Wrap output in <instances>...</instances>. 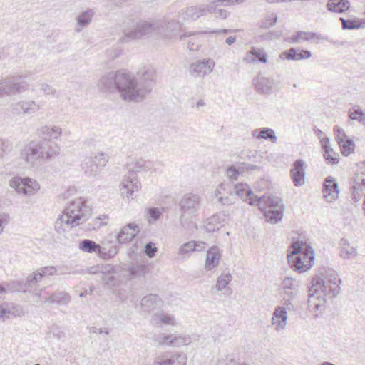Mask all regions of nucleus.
Instances as JSON below:
<instances>
[{"instance_id": "nucleus-1", "label": "nucleus", "mask_w": 365, "mask_h": 365, "mask_svg": "<svg viewBox=\"0 0 365 365\" xmlns=\"http://www.w3.org/2000/svg\"><path fill=\"white\" fill-rule=\"evenodd\" d=\"M155 71L143 68L136 76L123 71L106 73L98 82V88L103 92L118 93L127 102H140L151 92L155 84Z\"/></svg>"}, {"instance_id": "nucleus-2", "label": "nucleus", "mask_w": 365, "mask_h": 365, "mask_svg": "<svg viewBox=\"0 0 365 365\" xmlns=\"http://www.w3.org/2000/svg\"><path fill=\"white\" fill-rule=\"evenodd\" d=\"M122 26L123 36L120 38L121 43L148 38L152 36L157 38L156 19H135L128 16L125 19Z\"/></svg>"}, {"instance_id": "nucleus-3", "label": "nucleus", "mask_w": 365, "mask_h": 365, "mask_svg": "<svg viewBox=\"0 0 365 365\" xmlns=\"http://www.w3.org/2000/svg\"><path fill=\"white\" fill-rule=\"evenodd\" d=\"M182 21L178 15L168 14L160 19H156L157 38L163 41H183L187 37L194 35L192 32L182 31Z\"/></svg>"}, {"instance_id": "nucleus-4", "label": "nucleus", "mask_w": 365, "mask_h": 365, "mask_svg": "<svg viewBox=\"0 0 365 365\" xmlns=\"http://www.w3.org/2000/svg\"><path fill=\"white\" fill-rule=\"evenodd\" d=\"M153 167L149 160L140 158L128 165V173L123 177L120 185V191L123 198H133L134 192L141 188V183L138 179L137 174L140 172L148 171Z\"/></svg>"}, {"instance_id": "nucleus-5", "label": "nucleus", "mask_w": 365, "mask_h": 365, "mask_svg": "<svg viewBox=\"0 0 365 365\" xmlns=\"http://www.w3.org/2000/svg\"><path fill=\"white\" fill-rule=\"evenodd\" d=\"M287 259L291 268L299 273L309 269L314 261V252L303 241L293 242L288 250Z\"/></svg>"}, {"instance_id": "nucleus-6", "label": "nucleus", "mask_w": 365, "mask_h": 365, "mask_svg": "<svg viewBox=\"0 0 365 365\" xmlns=\"http://www.w3.org/2000/svg\"><path fill=\"white\" fill-rule=\"evenodd\" d=\"M341 280L338 274L333 270L327 272L324 277H315L312 280L310 291L319 292L322 295L333 298L337 296L341 291Z\"/></svg>"}, {"instance_id": "nucleus-7", "label": "nucleus", "mask_w": 365, "mask_h": 365, "mask_svg": "<svg viewBox=\"0 0 365 365\" xmlns=\"http://www.w3.org/2000/svg\"><path fill=\"white\" fill-rule=\"evenodd\" d=\"M31 75L29 72H25L21 75L0 77V98L21 93L29 89V84L22 80L29 78Z\"/></svg>"}, {"instance_id": "nucleus-8", "label": "nucleus", "mask_w": 365, "mask_h": 365, "mask_svg": "<svg viewBox=\"0 0 365 365\" xmlns=\"http://www.w3.org/2000/svg\"><path fill=\"white\" fill-rule=\"evenodd\" d=\"M236 193L243 201L247 202L249 205H254L255 202L259 205L262 202L267 203V205H281V199L275 196L265 197L255 195L247 184H237L235 186Z\"/></svg>"}, {"instance_id": "nucleus-9", "label": "nucleus", "mask_w": 365, "mask_h": 365, "mask_svg": "<svg viewBox=\"0 0 365 365\" xmlns=\"http://www.w3.org/2000/svg\"><path fill=\"white\" fill-rule=\"evenodd\" d=\"M9 185L18 194L24 196H32L40 190V184L29 177L14 176L9 181Z\"/></svg>"}, {"instance_id": "nucleus-10", "label": "nucleus", "mask_w": 365, "mask_h": 365, "mask_svg": "<svg viewBox=\"0 0 365 365\" xmlns=\"http://www.w3.org/2000/svg\"><path fill=\"white\" fill-rule=\"evenodd\" d=\"M46 141L41 140L30 141L21 150V159L29 166L34 167L37 160H41L43 150L46 148Z\"/></svg>"}, {"instance_id": "nucleus-11", "label": "nucleus", "mask_w": 365, "mask_h": 365, "mask_svg": "<svg viewBox=\"0 0 365 365\" xmlns=\"http://www.w3.org/2000/svg\"><path fill=\"white\" fill-rule=\"evenodd\" d=\"M79 248L86 252L98 253L101 257L105 259L114 257L118 252V249L116 245L111 246L109 248L105 246L101 247L100 245L88 239H84L82 240L79 244Z\"/></svg>"}, {"instance_id": "nucleus-12", "label": "nucleus", "mask_w": 365, "mask_h": 365, "mask_svg": "<svg viewBox=\"0 0 365 365\" xmlns=\"http://www.w3.org/2000/svg\"><path fill=\"white\" fill-rule=\"evenodd\" d=\"M11 108L14 114L33 115L40 110L41 106L33 100H21L11 104Z\"/></svg>"}, {"instance_id": "nucleus-13", "label": "nucleus", "mask_w": 365, "mask_h": 365, "mask_svg": "<svg viewBox=\"0 0 365 365\" xmlns=\"http://www.w3.org/2000/svg\"><path fill=\"white\" fill-rule=\"evenodd\" d=\"M215 65L213 60L205 58L191 63L189 71L191 75L195 77H204L212 71Z\"/></svg>"}, {"instance_id": "nucleus-14", "label": "nucleus", "mask_w": 365, "mask_h": 365, "mask_svg": "<svg viewBox=\"0 0 365 365\" xmlns=\"http://www.w3.org/2000/svg\"><path fill=\"white\" fill-rule=\"evenodd\" d=\"M327 297L309 289L308 306L313 312H316L315 317H318L319 314L326 309Z\"/></svg>"}, {"instance_id": "nucleus-15", "label": "nucleus", "mask_w": 365, "mask_h": 365, "mask_svg": "<svg viewBox=\"0 0 365 365\" xmlns=\"http://www.w3.org/2000/svg\"><path fill=\"white\" fill-rule=\"evenodd\" d=\"M57 273V269L53 266H47L34 272L29 275L26 279V285L32 287L38 282L41 281L43 277L55 275Z\"/></svg>"}, {"instance_id": "nucleus-16", "label": "nucleus", "mask_w": 365, "mask_h": 365, "mask_svg": "<svg viewBox=\"0 0 365 365\" xmlns=\"http://www.w3.org/2000/svg\"><path fill=\"white\" fill-rule=\"evenodd\" d=\"M336 140L341 148V153L344 155H349L354 149V143L352 140L347 138L344 131L339 126L334 128Z\"/></svg>"}, {"instance_id": "nucleus-17", "label": "nucleus", "mask_w": 365, "mask_h": 365, "mask_svg": "<svg viewBox=\"0 0 365 365\" xmlns=\"http://www.w3.org/2000/svg\"><path fill=\"white\" fill-rule=\"evenodd\" d=\"M306 163L302 159H297L291 168V177L294 185L297 187L304 184Z\"/></svg>"}, {"instance_id": "nucleus-18", "label": "nucleus", "mask_w": 365, "mask_h": 365, "mask_svg": "<svg viewBox=\"0 0 365 365\" xmlns=\"http://www.w3.org/2000/svg\"><path fill=\"white\" fill-rule=\"evenodd\" d=\"M339 189L338 183L332 177L325 179L323 188V197L327 202H331L338 197Z\"/></svg>"}, {"instance_id": "nucleus-19", "label": "nucleus", "mask_w": 365, "mask_h": 365, "mask_svg": "<svg viewBox=\"0 0 365 365\" xmlns=\"http://www.w3.org/2000/svg\"><path fill=\"white\" fill-rule=\"evenodd\" d=\"M140 232L136 223H129L124 226L116 235L118 242L120 244L130 242Z\"/></svg>"}, {"instance_id": "nucleus-20", "label": "nucleus", "mask_w": 365, "mask_h": 365, "mask_svg": "<svg viewBox=\"0 0 365 365\" xmlns=\"http://www.w3.org/2000/svg\"><path fill=\"white\" fill-rule=\"evenodd\" d=\"M95 14L96 10L94 9H88L77 14L75 17L76 21L75 31L79 33L83 29L87 28L92 22Z\"/></svg>"}, {"instance_id": "nucleus-21", "label": "nucleus", "mask_w": 365, "mask_h": 365, "mask_svg": "<svg viewBox=\"0 0 365 365\" xmlns=\"http://www.w3.org/2000/svg\"><path fill=\"white\" fill-rule=\"evenodd\" d=\"M59 197L67 200L69 205H86V203L91 202L89 197L81 196L73 187L68 189Z\"/></svg>"}, {"instance_id": "nucleus-22", "label": "nucleus", "mask_w": 365, "mask_h": 365, "mask_svg": "<svg viewBox=\"0 0 365 365\" xmlns=\"http://www.w3.org/2000/svg\"><path fill=\"white\" fill-rule=\"evenodd\" d=\"M221 257L222 251L217 246L209 248L207 250L205 269L210 271L216 268L220 264Z\"/></svg>"}, {"instance_id": "nucleus-23", "label": "nucleus", "mask_w": 365, "mask_h": 365, "mask_svg": "<svg viewBox=\"0 0 365 365\" xmlns=\"http://www.w3.org/2000/svg\"><path fill=\"white\" fill-rule=\"evenodd\" d=\"M287 310L288 309L286 306H277L275 307L273 312L272 324L275 325V330L277 331L285 329L288 317Z\"/></svg>"}, {"instance_id": "nucleus-24", "label": "nucleus", "mask_w": 365, "mask_h": 365, "mask_svg": "<svg viewBox=\"0 0 365 365\" xmlns=\"http://www.w3.org/2000/svg\"><path fill=\"white\" fill-rule=\"evenodd\" d=\"M203 9L201 5L197 6H190L181 9L177 14L182 24L186 21H195L203 16Z\"/></svg>"}, {"instance_id": "nucleus-25", "label": "nucleus", "mask_w": 365, "mask_h": 365, "mask_svg": "<svg viewBox=\"0 0 365 365\" xmlns=\"http://www.w3.org/2000/svg\"><path fill=\"white\" fill-rule=\"evenodd\" d=\"M283 207H263L261 209L266 222L276 224L281 221L283 217Z\"/></svg>"}, {"instance_id": "nucleus-26", "label": "nucleus", "mask_w": 365, "mask_h": 365, "mask_svg": "<svg viewBox=\"0 0 365 365\" xmlns=\"http://www.w3.org/2000/svg\"><path fill=\"white\" fill-rule=\"evenodd\" d=\"M162 304L163 301L158 295L150 294L141 299L140 307L142 311L150 312L160 307Z\"/></svg>"}, {"instance_id": "nucleus-27", "label": "nucleus", "mask_w": 365, "mask_h": 365, "mask_svg": "<svg viewBox=\"0 0 365 365\" xmlns=\"http://www.w3.org/2000/svg\"><path fill=\"white\" fill-rule=\"evenodd\" d=\"M187 361L185 354H174L170 357H158L154 365H186Z\"/></svg>"}, {"instance_id": "nucleus-28", "label": "nucleus", "mask_w": 365, "mask_h": 365, "mask_svg": "<svg viewBox=\"0 0 365 365\" xmlns=\"http://www.w3.org/2000/svg\"><path fill=\"white\" fill-rule=\"evenodd\" d=\"M41 141L47 142L46 148L43 150L41 160L50 161L60 155L61 148L56 143L50 140H41Z\"/></svg>"}, {"instance_id": "nucleus-29", "label": "nucleus", "mask_w": 365, "mask_h": 365, "mask_svg": "<svg viewBox=\"0 0 365 365\" xmlns=\"http://www.w3.org/2000/svg\"><path fill=\"white\" fill-rule=\"evenodd\" d=\"M38 135L42 137V140L58 139L62 134V129L59 126L44 125L37 130Z\"/></svg>"}, {"instance_id": "nucleus-30", "label": "nucleus", "mask_w": 365, "mask_h": 365, "mask_svg": "<svg viewBox=\"0 0 365 365\" xmlns=\"http://www.w3.org/2000/svg\"><path fill=\"white\" fill-rule=\"evenodd\" d=\"M316 41V43H319V41L324 40V38L315 32H306V31H297L296 34L290 38V42L292 43H298L300 41Z\"/></svg>"}, {"instance_id": "nucleus-31", "label": "nucleus", "mask_w": 365, "mask_h": 365, "mask_svg": "<svg viewBox=\"0 0 365 365\" xmlns=\"http://www.w3.org/2000/svg\"><path fill=\"white\" fill-rule=\"evenodd\" d=\"M252 81L256 90L261 93H268L272 91L273 81L270 78L257 76Z\"/></svg>"}, {"instance_id": "nucleus-32", "label": "nucleus", "mask_w": 365, "mask_h": 365, "mask_svg": "<svg viewBox=\"0 0 365 365\" xmlns=\"http://www.w3.org/2000/svg\"><path fill=\"white\" fill-rule=\"evenodd\" d=\"M224 221L223 215L220 214L214 215L206 220L205 228L207 232H215L224 225Z\"/></svg>"}, {"instance_id": "nucleus-33", "label": "nucleus", "mask_w": 365, "mask_h": 365, "mask_svg": "<svg viewBox=\"0 0 365 365\" xmlns=\"http://www.w3.org/2000/svg\"><path fill=\"white\" fill-rule=\"evenodd\" d=\"M244 61L249 63H255L257 61L266 63L267 61V55L263 53L261 49L253 48L247 53Z\"/></svg>"}, {"instance_id": "nucleus-34", "label": "nucleus", "mask_w": 365, "mask_h": 365, "mask_svg": "<svg viewBox=\"0 0 365 365\" xmlns=\"http://www.w3.org/2000/svg\"><path fill=\"white\" fill-rule=\"evenodd\" d=\"M71 301V297L65 292H56L46 298L44 303L66 305Z\"/></svg>"}, {"instance_id": "nucleus-35", "label": "nucleus", "mask_w": 365, "mask_h": 365, "mask_svg": "<svg viewBox=\"0 0 365 365\" xmlns=\"http://www.w3.org/2000/svg\"><path fill=\"white\" fill-rule=\"evenodd\" d=\"M350 6L348 0H328L327 9L332 12L342 13L348 10Z\"/></svg>"}, {"instance_id": "nucleus-36", "label": "nucleus", "mask_w": 365, "mask_h": 365, "mask_svg": "<svg viewBox=\"0 0 365 365\" xmlns=\"http://www.w3.org/2000/svg\"><path fill=\"white\" fill-rule=\"evenodd\" d=\"M152 323L156 326L161 327L163 324L175 325V318L173 315L164 313H155L151 317Z\"/></svg>"}, {"instance_id": "nucleus-37", "label": "nucleus", "mask_w": 365, "mask_h": 365, "mask_svg": "<svg viewBox=\"0 0 365 365\" xmlns=\"http://www.w3.org/2000/svg\"><path fill=\"white\" fill-rule=\"evenodd\" d=\"M329 139L325 138L321 140L322 149L324 150V157L328 163L336 164L339 162L337 154L333 152V150L329 145Z\"/></svg>"}, {"instance_id": "nucleus-38", "label": "nucleus", "mask_w": 365, "mask_h": 365, "mask_svg": "<svg viewBox=\"0 0 365 365\" xmlns=\"http://www.w3.org/2000/svg\"><path fill=\"white\" fill-rule=\"evenodd\" d=\"M81 207H66L61 215H66L69 220H75L74 224H70L71 227H74L79 225V221L81 219Z\"/></svg>"}, {"instance_id": "nucleus-39", "label": "nucleus", "mask_w": 365, "mask_h": 365, "mask_svg": "<svg viewBox=\"0 0 365 365\" xmlns=\"http://www.w3.org/2000/svg\"><path fill=\"white\" fill-rule=\"evenodd\" d=\"M358 252L355 247H351L346 243V241L341 240V249L340 251V256L344 259H351L357 256Z\"/></svg>"}, {"instance_id": "nucleus-40", "label": "nucleus", "mask_w": 365, "mask_h": 365, "mask_svg": "<svg viewBox=\"0 0 365 365\" xmlns=\"http://www.w3.org/2000/svg\"><path fill=\"white\" fill-rule=\"evenodd\" d=\"M340 21L342 23L343 29H358L365 26L364 20L345 19L344 18L341 17Z\"/></svg>"}, {"instance_id": "nucleus-41", "label": "nucleus", "mask_w": 365, "mask_h": 365, "mask_svg": "<svg viewBox=\"0 0 365 365\" xmlns=\"http://www.w3.org/2000/svg\"><path fill=\"white\" fill-rule=\"evenodd\" d=\"M89 158L92 160V162H93V163L96 164L101 170L106 165L110 157L108 153L99 152L93 156L89 157Z\"/></svg>"}, {"instance_id": "nucleus-42", "label": "nucleus", "mask_w": 365, "mask_h": 365, "mask_svg": "<svg viewBox=\"0 0 365 365\" xmlns=\"http://www.w3.org/2000/svg\"><path fill=\"white\" fill-rule=\"evenodd\" d=\"M300 281L296 278L287 277L282 282V290H299Z\"/></svg>"}, {"instance_id": "nucleus-43", "label": "nucleus", "mask_w": 365, "mask_h": 365, "mask_svg": "<svg viewBox=\"0 0 365 365\" xmlns=\"http://www.w3.org/2000/svg\"><path fill=\"white\" fill-rule=\"evenodd\" d=\"M299 293V290H282V297L284 306H286L288 310L291 309L292 302Z\"/></svg>"}, {"instance_id": "nucleus-44", "label": "nucleus", "mask_w": 365, "mask_h": 365, "mask_svg": "<svg viewBox=\"0 0 365 365\" xmlns=\"http://www.w3.org/2000/svg\"><path fill=\"white\" fill-rule=\"evenodd\" d=\"M82 168L85 173L89 176H96L101 171L89 158L85 159L82 164Z\"/></svg>"}, {"instance_id": "nucleus-45", "label": "nucleus", "mask_w": 365, "mask_h": 365, "mask_svg": "<svg viewBox=\"0 0 365 365\" xmlns=\"http://www.w3.org/2000/svg\"><path fill=\"white\" fill-rule=\"evenodd\" d=\"M192 339L190 336H175L171 334L170 346L180 347L184 345H188L191 343Z\"/></svg>"}, {"instance_id": "nucleus-46", "label": "nucleus", "mask_w": 365, "mask_h": 365, "mask_svg": "<svg viewBox=\"0 0 365 365\" xmlns=\"http://www.w3.org/2000/svg\"><path fill=\"white\" fill-rule=\"evenodd\" d=\"M75 220H71L69 217L66 215H61L59 218L55 222V230L59 233L62 234L66 232V228L64 227V225L69 226L70 224H74Z\"/></svg>"}, {"instance_id": "nucleus-47", "label": "nucleus", "mask_w": 365, "mask_h": 365, "mask_svg": "<svg viewBox=\"0 0 365 365\" xmlns=\"http://www.w3.org/2000/svg\"><path fill=\"white\" fill-rule=\"evenodd\" d=\"M232 275L230 272H222L217 279L215 288L217 291H222L232 280Z\"/></svg>"}, {"instance_id": "nucleus-48", "label": "nucleus", "mask_w": 365, "mask_h": 365, "mask_svg": "<svg viewBox=\"0 0 365 365\" xmlns=\"http://www.w3.org/2000/svg\"><path fill=\"white\" fill-rule=\"evenodd\" d=\"M282 59L300 61L304 59V56L299 55V49L291 48L280 54Z\"/></svg>"}, {"instance_id": "nucleus-49", "label": "nucleus", "mask_w": 365, "mask_h": 365, "mask_svg": "<svg viewBox=\"0 0 365 365\" xmlns=\"http://www.w3.org/2000/svg\"><path fill=\"white\" fill-rule=\"evenodd\" d=\"M200 202V197L197 194L187 193L182 198L180 205H195Z\"/></svg>"}, {"instance_id": "nucleus-50", "label": "nucleus", "mask_w": 365, "mask_h": 365, "mask_svg": "<svg viewBox=\"0 0 365 365\" xmlns=\"http://www.w3.org/2000/svg\"><path fill=\"white\" fill-rule=\"evenodd\" d=\"M148 272V267L146 264H139L130 267L129 274L133 277L145 275Z\"/></svg>"}, {"instance_id": "nucleus-51", "label": "nucleus", "mask_w": 365, "mask_h": 365, "mask_svg": "<svg viewBox=\"0 0 365 365\" xmlns=\"http://www.w3.org/2000/svg\"><path fill=\"white\" fill-rule=\"evenodd\" d=\"M259 138H263L264 140H270L272 142L275 143L277 141V136L274 131L269 128H264L259 130Z\"/></svg>"}, {"instance_id": "nucleus-52", "label": "nucleus", "mask_w": 365, "mask_h": 365, "mask_svg": "<svg viewBox=\"0 0 365 365\" xmlns=\"http://www.w3.org/2000/svg\"><path fill=\"white\" fill-rule=\"evenodd\" d=\"M162 210L157 207H153L148 210V221L150 224L155 222L162 214Z\"/></svg>"}, {"instance_id": "nucleus-53", "label": "nucleus", "mask_w": 365, "mask_h": 365, "mask_svg": "<svg viewBox=\"0 0 365 365\" xmlns=\"http://www.w3.org/2000/svg\"><path fill=\"white\" fill-rule=\"evenodd\" d=\"M277 14H272L271 15H267L264 17V19L261 22L260 26L264 29H267L274 26L277 22Z\"/></svg>"}, {"instance_id": "nucleus-54", "label": "nucleus", "mask_w": 365, "mask_h": 365, "mask_svg": "<svg viewBox=\"0 0 365 365\" xmlns=\"http://www.w3.org/2000/svg\"><path fill=\"white\" fill-rule=\"evenodd\" d=\"M196 212L195 207H181L180 222L184 225L185 221L190 215H195Z\"/></svg>"}, {"instance_id": "nucleus-55", "label": "nucleus", "mask_w": 365, "mask_h": 365, "mask_svg": "<svg viewBox=\"0 0 365 365\" xmlns=\"http://www.w3.org/2000/svg\"><path fill=\"white\" fill-rule=\"evenodd\" d=\"M175 198L173 194L169 191H163L158 197L157 202L159 204L171 202Z\"/></svg>"}, {"instance_id": "nucleus-56", "label": "nucleus", "mask_w": 365, "mask_h": 365, "mask_svg": "<svg viewBox=\"0 0 365 365\" xmlns=\"http://www.w3.org/2000/svg\"><path fill=\"white\" fill-rule=\"evenodd\" d=\"M221 5L220 2H212V0H209V4L206 5H201L202 9H203V16L207 14H212L215 15L217 8V6Z\"/></svg>"}, {"instance_id": "nucleus-57", "label": "nucleus", "mask_w": 365, "mask_h": 365, "mask_svg": "<svg viewBox=\"0 0 365 365\" xmlns=\"http://www.w3.org/2000/svg\"><path fill=\"white\" fill-rule=\"evenodd\" d=\"M11 149V144L7 140L0 138V159L3 158Z\"/></svg>"}, {"instance_id": "nucleus-58", "label": "nucleus", "mask_w": 365, "mask_h": 365, "mask_svg": "<svg viewBox=\"0 0 365 365\" xmlns=\"http://www.w3.org/2000/svg\"><path fill=\"white\" fill-rule=\"evenodd\" d=\"M195 244L194 241H190L188 242L184 243L180 246L178 250L179 255H185L188 254L190 252H195Z\"/></svg>"}, {"instance_id": "nucleus-59", "label": "nucleus", "mask_w": 365, "mask_h": 365, "mask_svg": "<svg viewBox=\"0 0 365 365\" xmlns=\"http://www.w3.org/2000/svg\"><path fill=\"white\" fill-rule=\"evenodd\" d=\"M14 314V311L11 309V307L8 304L0 305V319L4 320L8 319L11 315Z\"/></svg>"}, {"instance_id": "nucleus-60", "label": "nucleus", "mask_w": 365, "mask_h": 365, "mask_svg": "<svg viewBox=\"0 0 365 365\" xmlns=\"http://www.w3.org/2000/svg\"><path fill=\"white\" fill-rule=\"evenodd\" d=\"M170 335L161 334L154 337V341L158 344V346H170L169 341H170Z\"/></svg>"}, {"instance_id": "nucleus-61", "label": "nucleus", "mask_w": 365, "mask_h": 365, "mask_svg": "<svg viewBox=\"0 0 365 365\" xmlns=\"http://www.w3.org/2000/svg\"><path fill=\"white\" fill-rule=\"evenodd\" d=\"M237 31H238L237 29H207V30L201 31L199 32V34H231V33H233V32H236Z\"/></svg>"}, {"instance_id": "nucleus-62", "label": "nucleus", "mask_w": 365, "mask_h": 365, "mask_svg": "<svg viewBox=\"0 0 365 365\" xmlns=\"http://www.w3.org/2000/svg\"><path fill=\"white\" fill-rule=\"evenodd\" d=\"M111 269L110 265L93 267L89 269V272L93 274L99 273L103 274L105 272H110Z\"/></svg>"}, {"instance_id": "nucleus-63", "label": "nucleus", "mask_w": 365, "mask_h": 365, "mask_svg": "<svg viewBox=\"0 0 365 365\" xmlns=\"http://www.w3.org/2000/svg\"><path fill=\"white\" fill-rule=\"evenodd\" d=\"M157 252V247L155 246V244L150 242L147 243L145 246V253L146 255L151 258L155 256Z\"/></svg>"}, {"instance_id": "nucleus-64", "label": "nucleus", "mask_w": 365, "mask_h": 365, "mask_svg": "<svg viewBox=\"0 0 365 365\" xmlns=\"http://www.w3.org/2000/svg\"><path fill=\"white\" fill-rule=\"evenodd\" d=\"M361 113V108L359 106H355L353 108V111L350 112L349 118L351 120H357L360 123Z\"/></svg>"}]
</instances>
